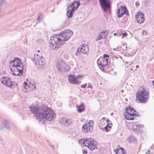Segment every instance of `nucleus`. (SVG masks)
I'll use <instances>...</instances> for the list:
<instances>
[{
    "label": "nucleus",
    "instance_id": "f257e3e1",
    "mask_svg": "<svg viewBox=\"0 0 154 154\" xmlns=\"http://www.w3.org/2000/svg\"><path fill=\"white\" fill-rule=\"evenodd\" d=\"M31 113L36 116L39 123L44 124L45 120L51 121L54 117V113L52 109L44 105L40 107L32 105L29 106Z\"/></svg>",
    "mask_w": 154,
    "mask_h": 154
},
{
    "label": "nucleus",
    "instance_id": "f03ea898",
    "mask_svg": "<svg viewBox=\"0 0 154 154\" xmlns=\"http://www.w3.org/2000/svg\"><path fill=\"white\" fill-rule=\"evenodd\" d=\"M49 42L50 47L51 49L56 50L59 48L61 45L65 43L62 38L60 37L59 34H56L52 37H51Z\"/></svg>",
    "mask_w": 154,
    "mask_h": 154
},
{
    "label": "nucleus",
    "instance_id": "7ed1b4c3",
    "mask_svg": "<svg viewBox=\"0 0 154 154\" xmlns=\"http://www.w3.org/2000/svg\"><path fill=\"white\" fill-rule=\"evenodd\" d=\"M148 93L144 88H143L142 89L140 88L137 93L136 98L140 103L146 102L149 98Z\"/></svg>",
    "mask_w": 154,
    "mask_h": 154
},
{
    "label": "nucleus",
    "instance_id": "20e7f679",
    "mask_svg": "<svg viewBox=\"0 0 154 154\" xmlns=\"http://www.w3.org/2000/svg\"><path fill=\"white\" fill-rule=\"evenodd\" d=\"M80 5L79 2L74 1L67 6L66 14L68 18H70L72 17L74 11L76 10Z\"/></svg>",
    "mask_w": 154,
    "mask_h": 154
},
{
    "label": "nucleus",
    "instance_id": "39448f33",
    "mask_svg": "<svg viewBox=\"0 0 154 154\" xmlns=\"http://www.w3.org/2000/svg\"><path fill=\"white\" fill-rule=\"evenodd\" d=\"M125 110L126 112L124 114V116L128 120H133L134 119V116L138 115V114L135 113V110L131 106H128Z\"/></svg>",
    "mask_w": 154,
    "mask_h": 154
},
{
    "label": "nucleus",
    "instance_id": "423d86ee",
    "mask_svg": "<svg viewBox=\"0 0 154 154\" xmlns=\"http://www.w3.org/2000/svg\"><path fill=\"white\" fill-rule=\"evenodd\" d=\"M56 65L57 70L60 72L68 71L70 69V66L65 63L64 60L61 59H59L57 60Z\"/></svg>",
    "mask_w": 154,
    "mask_h": 154
},
{
    "label": "nucleus",
    "instance_id": "0eeeda50",
    "mask_svg": "<svg viewBox=\"0 0 154 154\" xmlns=\"http://www.w3.org/2000/svg\"><path fill=\"white\" fill-rule=\"evenodd\" d=\"M82 141L85 146L91 150H94L97 148L96 147V145L95 144V140L91 138H84L82 139Z\"/></svg>",
    "mask_w": 154,
    "mask_h": 154
},
{
    "label": "nucleus",
    "instance_id": "6e6552de",
    "mask_svg": "<svg viewBox=\"0 0 154 154\" xmlns=\"http://www.w3.org/2000/svg\"><path fill=\"white\" fill-rule=\"evenodd\" d=\"M100 5L103 11L106 13L109 10L111 7V0H99Z\"/></svg>",
    "mask_w": 154,
    "mask_h": 154
},
{
    "label": "nucleus",
    "instance_id": "1a4fd4ad",
    "mask_svg": "<svg viewBox=\"0 0 154 154\" xmlns=\"http://www.w3.org/2000/svg\"><path fill=\"white\" fill-rule=\"evenodd\" d=\"M94 121L90 120L89 122L83 125L82 127V131L85 134L91 132L93 131L94 126Z\"/></svg>",
    "mask_w": 154,
    "mask_h": 154
},
{
    "label": "nucleus",
    "instance_id": "9d476101",
    "mask_svg": "<svg viewBox=\"0 0 154 154\" xmlns=\"http://www.w3.org/2000/svg\"><path fill=\"white\" fill-rule=\"evenodd\" d=\"M73 32L69 29H66L59 33L64 42L67 41L73 35Z\"/></svg>",
    "mask_w": 154,
    "mask_h": 154
},
{
    "label": "nucleus",
    "instance_id": "9b49d317",
    "mask_svg": "<svg viewBox=\"0 0 154 154\" xmlns=\"http://www.w3.org/2000/svg\"><path fill=\"white\" fill-rule=\"evenodd\" d=\"M0 81L3 84L10 88H14L15 87V83L11 81L8 77L4 76L0 79Z\"/></svg>",
    "mask_w": 154,
    "mask_h": 154
},
{
    "label": "nucleus",
    "instance_id": "f8f14e48",
    "mask_svg": "<svg viewBox=\"0 0 154 154\" xmlns=\"http://www.w3.org/2000/svg\"><path fill=\"white\" fill-rule=\"evenodd\" d=\"M44 60L42 55L39 56L38 54H35L34 58L32 59V61H34L35 65L39 66V68H41L44 64V63H43Z\"/></svg>",
    "mask_w": 154,
    "mask_h": 154
},
{
    "label": "nucleus",
    "instance_id": "ddd939ff",
    "mask_svg": "<svg viewBox=\"0 0 154 154\" xmlns=\"http://www.w3.org/2000/svg\"><path fill=\"white\" fill-rule=\"evenodd\" d=\"M10 64L13 63L11 65V66H13L14 68H19L20 67H23V65L19 58H15L13 60L10 61Z\"/></svg>",
    "mask_w": 154,
    "mask_h": 154
},
{
    "label": "nucleus",
    "instance_id": "4468645a",
    "mask_svg": "<svg viewBox=\"0 0 154 154\" xmlns=\"http://www.w3.org/2000/svg\"><path fill=\"white\" fill-rule=\"evenodd\" d=\"M121 9L119 8L117 10V15L118 17L120 18L125 14L128 16L129 15L127 8L125 6H121Z\"/></svg>",
    "mask_w": 154,
    "mask_h": 154
},
{
    "label": "nucleus",
    "instance_id": "2eb2a0df",
    "mask_svg": "<svg viewBox=\"0 0 154 154\" xmlns=\"http://www.w3.org/2000/svg\"><path fill=\"white\" fill-rule=\"evenodd\" d=\"M73 122L72 118L68 117H63L60 120V122L65 126L70 125Z\"/></svg>",
    "mask_w": 154,
    "mask_h": 154
},
{
    "label": "nucleus",
    "instance_id": "dca6fc26",
    "mask_svg": "<svg viewBox=\"0 0 154 154\" xmlns=\"http://www.w3.org/2000/svg\"><path fill=\"white\" fill-rule=\"evenodd\" d=\"M97 63L102 71H105L108 69L109 65L106 61H100V60H97Z\"/></svg>",
    "mask_w": 154,
    "mask_h": 154
},
{
    "label": "nucleus",
    "instance_id": "f3484780",
    "mask_svg": "<svg viewBox=\"0 0 154 154\" xmlns=\"http://www.w3.org/2000/svg\"><path fill=\"white\" fill-rule=\"evenodd\" d=\"M20 67L19 68H14V70L12 71V68H10V69L11 72H13L12 74L15 76L20 75V74L22 75L23 73V67Z\"/></svg>",
    "mask_w": 154,
    "mask_h": 154
},
{
    "label": "nucleus",
    "instance_id": "a211bd4d",
    "mask_svg": "<svg viewBox=\"0 0 154 154\" xmlns=\"http://www.w3.org/2000/svg\"><path fill=\"white\" fill-rule=\"evenodd\" d=\"M135 17L136 20L139 23H142L144 21V15L140 12H138Z\"/></svg>",
    "mask_w": 154,
    "mask_h": 154
},
{
    "label": "nucleus",
    "instance_id": "6ab92c4d",
    "mask_svg": "<svg viewBox=\"0 0 154 154\" xmlns=\"http://www.w3.org/2000/svg\"><path fill=\"white\" fill-rule=\"evenodd\" d=\"M69 82L71 84H79L80 82H78L76 77L73 75H70L68 78Z\"/></svg>",
    "mask_w": 154,
    "mask_h": 154
},
{
    "label": "nucleus",
    "instance_id": "aec40b11",
    "mask_svg": "<svg viewBox=\"0 0 154 154\" xmlns=\"http://www.w3.org/2000/svg\"><path fill=\"white\" fill-rule=\"evenodd\" d=\"M80 51L83 54H86L89 52L88 46L87 45H81L79 46Z\"/></svg>",
    "mask_w": 154,
    "mask_h": 154
},
{
    "label": "nucleus",
    "instance_id": "412c9836",
    "mask_svg": "<svg viewBox=\"0 0 154 154\" xmlns=\"http://www.w3.org/2000/svg\"><path fill=\"white\" fill-rule=\"evenodd\" d=\"M23 86V88L22 90L25 93H29L32 90V88L30 87L29 86H28L26 82H24Z\"/></svg>",
    "mask_w": 154,
    "mask_h": 154
},
{
    "label": "nucleus",
    "instance_id": "4be33fe9",
    "mask_svg": "<svg viewBox=\"0 0 154 154\" xmlns=\"http://www.w3.org/2000/svg\"><path fill=\"white\" fill-rule=\"evenodd\" d=\"M77 108L78 107L77 109V111L81 113L85 110V106H84V104L83 103H81V105L79 106L77 105L76 106Z\"/></svg>",
    "mask_w": 154,
    "mask_h": 154
},
{
    "label": "nucleus",
    "instance_id": "5701e85b",
    "mask_svg": "<svg viewBox=\"0 0 154 154\" xmlns=\"http://www.w3.org/2000/svg\"><path fill=\"white\" fill-rule=\"evenodd\" d=\"M128 141L130 143L133 142H136L137 140L135 137L133 136H130L128 140Z\"/></svg>",
    "mask_w": 154,
    "mask_h": 154
},
{
    "label": "nucleus",
    "instance_id": "b1692460",
    "mask_svg": "<svg viewBox=\"0 0 154 154\" xmlns=\"http://www.w3.org/2000/svg\"><path fill=\"white\" fill-rule=\"evenodd\" d=\"M81 53L80 51V49L79 47L77 48L76 52L75 53V55L76 56L80 57L81 56Z\"/></svg>",
    "mask_w": 154,
    "mask_h": 154
},
{
    "label": "nucleus",
    "instance_id": "393cba45",
    "mask_svg": "<svg viewBox=\"0 0 154 154\" xmlns=\"http://www.w3.org/2000/svg\"><path fill=\"white\" fill-rule=\"evenodd\" d=\"M4 127L7 129H9L10 126L9 125V122L7 121H5L4 122Z\"/></svg>",
    "mask_w": 154,
    "mask_h": 154
},
{
    "label": "nucleus",
    "instance_id": "a878e982",
    "mask_svg": "<svg viewBox=\"0 0 154 154\" xmlns=\"http://www.w3.org/2000/svg\"><path fill=\"white\" fill-rule=\"evenodd\" d=\"M106 31H103L100 33V35L103 37V38L105 39L107 36V34L106 33Z\"/></svg>",
    "mask_w": 154,
    "mask_h": 154
},
{
    "label": "nucleus",
    "instance_id": "bb28decb",
    "mask_svg": "<svg viewBox=\"0 0 154 154\" xmlns=\"http://www.w3.org/2000/svg\"><path fill=\"white\" fill-rule=\"evenodd\" d=\"M5 3V0H0V10L1 9L3 5Z\"/></svg>",
    "mask_w": 154,
    "mask_h": 154
},
{
    "label": "nucleus",
    "instance_id": "cd10ccee",
    "mask_svg": "<svg viewBox=\"0 0 154 154\" xmlns=\"http://www.w3.org/2000/svg\"><path fill=\"white\" fill-rule=\"evenodd\" d=\"M103 56H104V57L105 61H106L108 63V59L109 58V55H108L104 54Z\"/></svg>",
    "mask_w": 154,
    "mask_h": 154
},
{
    "label": "nucleus",
    "instance_id": "c85d7f7f",
    "mask_svg": "<svg viewBox=\"0 0 154 154\" xmlns=\"http://www.w3.org/2000/svg\"><path fill=\"white\" fill-rule=\"evenodd\" d=\"M121 147H119V148H118V146L117 147V148L118 149H114V152L116 153V154H117V153L119 154L120 153L119 152L120 151V150H119L120 148Z\"/></svg>",
    "mask_w": 154,
    "mask_h": 154
},
{
    "label": "nucleus",
    "instance_id": "c756f323",
    "mask_svg": "<svg viewBox=\"0 0 154 154\" xmlns=\"http://www.w3.org/2000/svg\"><path fill=\"white\" fill-rule=\"evenodd\" d=\"M97 60H100V61H105L104 57V56H103V57H100Z\"/></svg>",
    "mask_w": 154,
    "mask_h": 154
},
{
    "label": "nucleus",
    "instance_id": "7c9ffc66",
    "mask_svg": "<svg viewBox=\"0 0 154 154\" xmlns=\"http://www.w3.org/2000/svg\"><path fill=\"white\" fill-rule=\"evenodd\" d=\"M103 38L102 37L100 34L98 36V37L96 39V41H97L99 40H100L101 39Z\"/></svg>",
    "mask_w": 154,
    "mask_h": 154
},
{
    "label": "nucleus",
    "instance_id": "2f4dec72",
    "mask_svg": "<svg viewBox=\"0 0 154 154\" xmlns=\"http://www.w3.org/2000/svg\"><path fill=\"white\" fill-rule=\"evenodd\" d=\"M41 15V14H38L37 20V21H38V22L39 21V20L40 19V17Z\"/></svg>",
    "mask_w": 154,
    "mask_h": 154
},
{
    "label": "nucleus",
    "instance_id": "473e14b6",
    "mask_svg": "<svg viewBox=\"0 0 154 154\" xmlns=\"http://www.w3.org/2000/svg\"><path fill=\"white\" fill-rule=\"evenodd\" d=\"M87 86V83H85L84 84L82 85L81 87L82 88H85Z\"/></svg>",
    "mask_w": 154,
    "mask_h": 154
},
{
    "label": "nucleus",
    "instance_id": "72a5a7b5",
    "mask_svg": "<svg viewBox=\"0 0 154 154\" xmlns=\"http://www.w3.org/2000/svg\"><path fill=\"white\" fill-rule=\"evenodd\" d=\"M43 41V39H38L36 41L38 42H42Z\"/></svg>",
    "mask_w": 154,
    "mask_h": 154
},
{
    "label": "nucleus",
    "instance_id": "f704fd0d",
    "mask_svg": "<svg viewBox=\"0 0 154 154\" xmlns=\"http://www.w3.org/2000/svg\"><path fill=\"white\" fill-rule=\"evenodd\" d=\"M82 151H83V154H87V151L86 149H84Z\"/></svg>",
    "mask_w": 154,
    "mask_h": 154
},
{
    "label": "nucleus",
    "instance_id": "c9c22d12",
    "mask_svg": "<svg viewBox=\"0 0 154 154\" xmlns=\"http://www.w3.org/2000/svg\"><path fill=\"white\" fill-rule=\"evenodd\" d=\"M127 35V33L126 32H124L122 35V36L123 37H126Z\"/></svg>",
    "mask_w": 154,
    "mask_h": 154
},
{
    "label": "nucleus",
    "instance_id": "e433bc0d",
    "mask_svg": "<svg viewBox=\"0 0 154 154\" xmlns=\"http://www.w3.org/2000/svg\"><path fill=\"white\" fill-rule=\"evenodd\" d=\"M108 125H106L104 128V129L106 131H108Z\"/></svg>",
    "mask_w": 154,
    "mask_h": 154
},
{
    "label": "nucleus",
    "instance_id": "4c0bfd02",
    "mask_svg": "<svg viewBox=\"0 0 154 154\" xmlns=\"http://www.w3.org/2000/svg\"><path fill=\"white\" fill-rule=\"evenodd\" d=\"M90 83H89L88 84V86L87 87V88H92V85H90Z\"/></svg>",
    "mask_w": 154,
    "mask_h": 154
},
{
    "label": "nucleus",
    "instance_id": "58836bf2",
    "mask_svg": "<svg viewBox=\"0 0 154 154\" xmlns=\"http://www.w3.org/2000/svg\"><path fill=\"white\" fill-rule=\"evenodd\" d=\"M135 4L136 6H138L139 5V4L138 2H135Z\"/></svg>",
    "mask_w": 154,
    "mask_h": 154
},
{
    "label": "nucleus",
    "instance_id": "ea45409f",
    "mask_svg": "<svg viewBox=\"0 0 154 154\" xmlns=\"http://www.w3.org/2000/svg\"><path fill=\"white\" fill-rule=\"evenodd\" d=\"M82 77V76L81 75H79L76 76V79H77L78 77L81 78Z\"/></svg>",
    "mask_w": 154,
    "mask_h": 154
},
{
    "label": "nucleus",
    "instance_id": "a19ab883",
    "mask_svg": "<svg viewBox=\"0 0 154 154\" xmlns=\"http://www.w3.org/2000/svg\"><path fill=\"white\" fill-rule=\"evenodd\" d=\"M106 125H108V128H111V126L110 125H109V124H108Z\"/></svg>",
    "mask_w": 154,
    "mask_h": 154
},
{
    "label": "nucleus",
    "instance_id": "79ce46f5",
    "mask_svg": "<svg viewBox=\"0 0 154 154\" xmlns=\"http://www.w3.org/2000/svg\"><path fill=\"white\" fill-rule=\"evenodd\" d=\"M150 151L149 150H148L147 152H146L145 154H150L149 153Z\"/></svg>",
    "mask_w": 154,
    "mask_h": 154
},
{
    "label": "nucleus",
    "instance_id": "37998d69",
    "mask_svg": "<svg viewBox=\"0 0 154 154\" xmlns=\"http://www.w3.org/2000/svg\"><path fill=\"white\" fill-rule=\"evenodd\" d=\"M110 121L109 120V119H106V122H109Z\"/></svg>",
    "mask_w": 154,
    "mask_h": 154
},
{
    "label": "nucleus",
    "instance_id": "c03bdc74",
    "mask_svg": "<svg viewBox=\"0 0 154 154\" xmlns=\"http://www.w3.org/2000/svg\"><path fill=\"white\" fill-rule=\"evenodd\" d=\"M117 48H113V50H114V51H117Z\"/></svg>",
    "mask_w": 154,
    "mask_h": 154
},
{
    "label": "nucleus",
    "instance_id": "a18cd8bd",
    "mask_svg": "<svg viewBox=\"0 0 154 154\" xmlns=\"http://www.w3.org/2000/svg\"><path fill=\"white\" fill-rule=\"evenodd\" d=\"M51 146L52 147V148L54 149V146L53 145Z\"/></svg>",
    "mask_w": 154,
    "mask_h": 154
},
{
    "label": "nucleus",
    "instance_id": "49530a36",
    "mask_svg": "<svg viewBox=\"0 0 154 154\" xmlns=\"http://www.w3.org/2000/svg\"><path fill=\"white\" fill-rule=\"evenodd\" d=\"M152 82L153 85L154 86V80L152 81Z\"/></svg>",
    "mask_w": 154,
    "mask_h": 154
},
{
    "label": "nucleus",
    "instance_id": "de8ad7c7",
    "mask_svg": "<svg viewBox=\"0 0 154 154\" xmlns=\"http://www.w3.org/2000/svg\"><path fill=\"white\" fill-rule=\"evenodd\" d=\"M136 68H139V66L138 65H137L136 66Z\"/></svg>",
    "mask_w": 154,
    "mask_h": 154
},
{
    "label": "nucleus",
    "instance_id": "09e8293b",
    "mask_svg": "<svg viewBox=\"0 0 154 154\" xmlns=\"http://www.w3.org/2000/svg\"><path fill=\"white\" fill-rule=\"evenodd\" d=\"M116 33H114L113 34H114V35H116Z\"/></svg>",
    "mask_w": 154,
    "mask_h": 154
},
{
    "label": "nucleus",
    "instance_id": "8fccbe9b",
    "mask_svg": "<svg viewBox=\"0 0 154 154\" xmlns=\"http://www.w3.org/2000/svg\"><path fill=\"white\" fill-rule=\"evenodd\" d=\"M33 88H34V89H35V88H36V87L35 86H34Z\"/></svg>",
    "mask_w": 154,
    "mask_h": 154
},
{
    "label": "nucleus",
    "instance_id": "3c124183",
    "mask_svg": "<svg viewBox=\"0 0 154 154\" xmlns=\"http://www.w3.org/2000/svg\"><path fill=\"white\" fill-rule=\"evenodd\" d=\"M105 117H103V118H102V119H103L104 120V119H105Z\"/></svg>",
    "mask_w": 154,
    "mask_h": 154
},
{
    "label": "nucleus",
    "instance_id": "603ef678",
    "mask_svg": "<svg viewBox=\"0 0 154 154\" xmlns=\"http://www.w3.org/2000/svg\"><path fill=\"white\" fill-rule=\"evenodd\" d=\"M37 52H40V51H39V50H38L37 51Z\"/></svg>",
    "mask_w": 154,
    "mask_h": 154
},
{
    "label": "nucleus",
    "instance_id": "864d4df0",
    "mask_svg": "<svg viewBox=\"0 0 154 154\" xmlns=\"http://www.w3.org/2000/svg\"><path fill=\"white\" fill-rule=\"evenodd\" d=\"M113 114V113H111V115H112V114Z\"/></svg>",
    "mask_w": 154,
    "mask_h": 154
},
{
    "label": "nucleus",
    "instance_id": "5fc2aeb1",
    "mask_svg": "<svg viewBox=\"0 0 154 154\" xmlns=\"http://www.w3.org/2000/svg\"><path fill=\"white\" fill-rule=\"evenodd\" d=\"M110 125H112V123H111L110 124Z\"/></svg>",
    "mask_w": 154,
    "mask_h": 154
},
{
    "label": "nucleus",
    "instance_id": "6e6d98bb",
    "mask_svg": "<svg viewBox=\"0 0 154 154\" xmlns=\"http://www.w3.org/2000/svg\"><path fill=\"white\" fill-rule=\"evenodd\" d=\"M127 48V46L126 47V49Z\"/></svg>",
    "mask_w": 154,
    "mask_h": 154
},
{
    "label": "nucleus",
    "instance_id": "4d7b16f0",
    "mask_svg": "<svg viewBox=\"0 0 154 154\" xmlns=\"http://www.w3.org/2000/svg\"><path fill=\"white\" fill-rule=\"evenodd\" d=\"M11 65L12 64H13V63H11Z\"/></svg>",
    "mask_w": 154,
    "mask_h": 154
}]
</instances>
